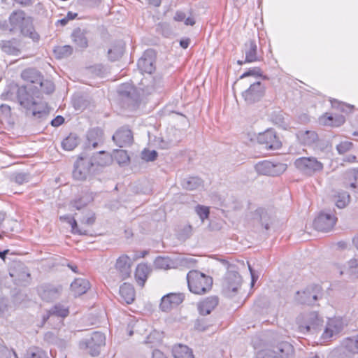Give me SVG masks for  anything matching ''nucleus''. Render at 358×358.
<instances>
[{
    "mask_svg": "<svg viewBox=\"0 0 358 358\" xmlns=\"http://www.w3.org/2000/svg\"><path fill=\"white\" fill-rule=\"evenodd\" d=\"M17 98L20 105L27 111H31L33 116L40 118L46 115L45 104L37 101L42 98L37 86L34 88L29 85L21 86L17 91Z\"/></svg>",
    "mask_w": 358,
    "mask_h": 358,
    "instance_id": "f257e3e1",
    "label": "nucleus"
},
{
    "mask_svg": "<svg viewBox=\"0 0 358 358\" xmlns=\"http://www.w3.org/2000/svg\"><path fill=\"white\" fill-rule=\"evenodd\" d=\"M9 24L10 31H20L24 36L29 37L34 41L39 40L40 36L34 29L32 17L27 16L24 10H17L12 12L9 16Z\"/></svg>",
    "mask_w": 358,
    "mask_h": 358,
    "instance_id": "f03ea898",
    "label": "nucleus"
},
{
    "mask_svg": "<svg viewBox=\"0 0 358 358\" xmlns=\"http://www.w3.org/2000/svg\"><path fill=\"white\" fill-rule=\"evenodd\" d=\"M187 281L189 290L199 295L206 294L213 286V278L197 270H192L187 273Z\"/></svg>",
    "mask_w": 358,
    "mask_h": 358,
    "instance_id": "7ed1b4c3",
    "label": "nucleus"
},
{
    "mask_svg": "<svg viewBox=\"0 0 358 358\" xmlns=\"http://www.w3.org/2000/svg\"><path fill=\"white\" fill-rule=\"evenodd\" d=\"M227 271L222 281V293L227 298H232L238 294L243 279L238 271L237 267H231Z\"/></svg>",
    "mask_w": 358,
    "mask_h": 358,
    "instance_id": "20e7f679",
    "label": "nucleus"
},
{
    "mask_svg": "<svg viewBox=\"0 0 358 358\" xmlns=\"http://www.w3.org/2000/svg\"><path fill=\"white\" fill-rule=\"evenodd\" d=\"M95 172L92 161L82 153L74 162L72 176L76 180H86Z\"/></svg>",
    "mask_w": 358,
    "mask_h": 358,
    "instance_id": "39448f33",
    "label": "nucleus"
},
{
    "mask_svg": "<svg viewBox=\"0 0 358 358\" xmlns=\"http://www.w3.org/2000/svg\"><path fill=\"white\" fill-rule=\"evenodd\" d=\"M106 344V336L100 331H94L90 338L83 339L79 343V348L90 354L96 357L100 354L101 347Z\"/></svg>",
    "mask_w": 358,
    "mask_h": 358,
    "instance_id": "423d86ee",
    "label": "nucleus"
},
{
    "mask_svg": "<svg viewBox=\"0 0 358 358\" xmlns=\"http://www.w3.org/2000/svg\"><path fill=\"white\" fill-rule=\"evenodd\" d=\"M295 167L303 175L312 176L324 169L323 164L314 157H302L294 161Z\"/></svg>",
    "mask_w": 358,
    "mask_h": 358,
    "instance_id": "0eeeda50",
    "label": "nucleus"
},
{
    "mask_svg": "<svg viewBox=\"0 0 358 358\" xmlns=\"http://www.w3.org/2000/svg\"><path fill=\"white\" fill-rule=\"evenodd\" d=\"M322 295V287L318 285H311L303 291H298L295 299L301 304L314 305Z\"/></svg>",
    "mask_w": 358,
    "mask_h": 358,
    "instance_id": "6e6552de",
    "label": "nucleus"
},
{
    "mask_svg": "<svg viewBox=\"0 0 358 358\" xmlns=\"http://www.w3.org/2000/svg\"><path fill=\"white\" fill-rule=\"evenodd\" d=\"M287 165L280 162H272L264 160L255 166V171L260 175L277 176L285 171Z\"/></svg>",
    "mask_w": 358,
    "mask_h": 358,
    "instance_id": "1a4fd4ad",
    "label": "nucleus"
},
{
    "mask_svg": "<svg viewBox=\"0 0 358 358\" xmlns=\"http://www.w3.org/2000/svg\"><path fill=\"white\" fill-rule=\"evenodd\" d=\"M299 327L303 333L309 332L311 330H315L322 326L323 320L315 311L301 315L297 319Z\"/></svg>",
    "mask_w": 358,
    "mask_h": 358,
    "instance_id": "9d476101",
    "label": "nucleus"
},
{
    "mask_svg": "<svg viewBox=\"0 0 358 358\" xmlns=\"http://www.w3.org/2000/svg\"><path fill=\"white\" fill-rule=\"evenodd\" d=\"M265 94V87L259 81L250 85L248 89L243 92L242 96L247 104H253L259 101Z\"/></svg>",
    "mask_w": 358,
    "mask_h": 358,
    "instance_id": "9b49d317",
    "label": "nucleus"
},
{
    "mask_svg": "<svg viewBox=\"0 0 358 358\" xmlns=\"http://www.w3.org/2000/svg\"><path fill=\"white\" fill-rule=\"evenodd\" d=\"M337 221V217L330 213L322 211L317 217L314 220V228L323 232L331 231Z\"/></svg>",
    "mask_w": 358,
    "mask_h": 358,
    "instance_id": "f8f14e48",
    "label": "nucleus"
},
{
    "mask_svg": "<svg viewBox=\"0 0 358 358\" xmlns=\"http://www.w3.org/2000/svg\"><path fill=\"white\" fill-rule=\"evenodd\" d=\"M257 141L267 150H277L282 145L275 131L271 129L260 133L257 136Z\"/></svg>",
    "mask_w": 358,
    "mask_h": 358,
    "instance_id": "ddd939ff",
    "label": "nucleus"
},
{
    "mask_svg": "<svg viewBox=\"0 0 358 358\" xmlns=\"http://www.w3.org/2000/svg\"><path fill=\"white\" fill-rule=\"evenodd\" d=\"M294 351L293 346L288 342H281L273 350H266L262 357L259 354L257 358H285Z\"/></svg>",
    "mask_w": 358,
    "mask_h": 358,
    "instance_id": "4468645a",
    "label": "nucleus"
},
{
    "mask_svg": "<svg viewBox=\"0 0 358 358\" xmlns=\"http://www.w3.org/2000/svg\"><path fill=\"white\" fill-rule=\"evenodd\" d=\"M156 52L152 49H148L144 52L138 59L137 66L138 69L143 73H152L155 70Z\"/></svg>",
    "mask_w": 358,
    "mask_h": 358,
    "instance_id": "2eb2a0df",
    "label": "nucleus"
},
{
    "mask_svg": "<svg viewBox=\"0 0 358 358\" xmlns=\"http://www.w3.org/2000/svg\"><path fill=\"white\" fill-rule=\"evenodd\" d=\"M185 294L183 293H169L161 299L160 309L164 312H169L183 302Z\"/></svg>",
    "mask_w": 358,
    "mask_h": 358,
    "instance_id": "dca6fc26",
    "label": "nucleus"
},
{
    "mask_svg": "<svg viewBox=\"0 0 358 358\" xmlns=\"http://www.w3.org/2000/svg\"><path fill=\"white\" fill-rule=\"evenodd\" d=\"M103 131L99 127L90 129L86 134L84 149H94L103 143Z\"/></svg>",
    "mask_w": 358,
    "mask_h": 358,
    "instance_id": "f3484780",
    "label": "nucleus"
},
{
    "mask_svg": "<svg viewBox=\"0 0 358 358\" xmlns=\"http://www.w3.org/2000/svg\"><path fill=\"white\" fill-rule=\"evenodd\" d=\"M347 353L345 357H350L355 354H358V334L345 338L341 344V349L335 350L334 355H338Z\"/></svg>",
    "mask_w": 358,
    "mask_h": 358,
    "instance_id": "a211bd4d",
    "label": "nucleus"
},
{
    "mask_svg": "<svg viewBox=\"0 0 358 358\" xmlns=\"http://www.w3.org/2000/svg\"><path fill=\"white\" fill-rule=\"evenodd\" d=\"M113 140L120 148L130 145L134 141L132 131L128 127H122L113 134Z\"/></svg>",
    "mask_w": 358,
    "mask_h": 358,
    "instance_id": "6ab92c4d",
    "label": "nucleus"
},
{
    "mask_svg": "<svg viewBox=\"0 0 358 358\" xmlns=\"http://www.w3.org/2000/svg\"><path fill=\"white\" fill-rule=\"evenodd\" d=\"M344 324L342 318L334 317L327 322L324 331L322 334L324 340H329L334 335L339 334L343 329Z\"/></svg>",
    "mask_w": 358,
    "mask_h": 358,
    "instance_id": "aec40b11",
    "label": "nucleus"
},
{
    "mask_svg": "<svg viewBox=\"0 0 358 358\" xmlns=\"http://www.w3.org/2000/svg\"><path fill=\"white\" fill-rule=\"evenodd\" d=\"M131 264L132 262L131 258L127 255L120 256L116 260L115 266L122 280L130 276L131 273Z\"/></svg>",
    "mask_w": 358,
    "mask_h": 358,
    "instance_id": "412c9836",
    "label": "nucleus"
},
{
    "mask_svg": "<svg viewBox=\"0 0 358 358\" xmlns=\"http://www.w3.org/2000/svg\"><path fill=\"white\" fill-rule=\"evenodd\" d=\"M88 31L82 29L80 27L73 29L71 37L74 45L80 49H85L88 47Z\"/></svg>",
    "mask_w": 358,
    "mask_h": 358,
    "instance_id": "4be33fe9",
    "label": "nucleus"
},
{
    "mask_svg": "<svg viewBox=\"0 0 358 358\" xmlns=\"http://www.w3.org/2000/svg\"><path fill=\"white\" fill-rule=\"evenodd\" d=\"M298 141L303 145L311 146L315 144L319 137L316 131L312 130H300L296 134Z\"/></svg>",
    "mask_w": 358,
    "mask_h": 358,
    "instance_id": "5701e85b",
    "label": "nucleus"
},
{
    "mask_svg": "<svg viewBox=\"0 0 358 358\" xmlns=\"http://www.w3.org/2000/svg\"><path fill=\"white\" fill-rule=\"evenodd\" d=\"M271 213L264 208H258L253 213V220L258 222L262 228L268 230L271 223Z\"/></svg>",
    "mask_w": 358,
    "mask_h": 358,
    "instance_id": "b1692460",
    "label": "nucleus"
},
{
    "mask_svg": "<svg viewBox=\"0 0 358 358\" xmlns=\"http://www.w3.org/2000/svg\"><path fill=\"white\" fill-rule=\"evenodd\" d=\"M22 78L29 83L33 88L34 86L38 87V84L41 82L43 77L41 73L36 69L29 68L24 69L21 73Z\"/></svg>",
    "mask_w": 358,
    "mask_h": 358,
    "instance_id": "393cba45",
    "label": "nucleus"
},
{
    "mask_svg": "<svg viewBox=\"0 0 358 358\" xmlns=\"http://www.w3.org/2000/svg\"><path fill=\"white\" fill-rule=\"evenodd\" d=\"M244 52L245 55V62H255L260 60L255 40L250 39L244 44Z\"/></svg>",
    "mask_w": 358,
    "mask_h": 358,
    "instance_id": "a878e982",
    "label": "nucleus"
},
{
    "mask_svg": "<svg viewBox=\"0 0 358 358\" xmlns=\"http://www.w3.org/2000/svg\"><path fill=\"white\" fill-rule=\"evenodd\" d=\"M92 161L93 166L96 171L99 166L103 167L110 165L112 162V156L105 151H100L90 158Z\"/></svg>",
    "mask_w": 358,
    "mask_h": 358,
    "instance_id": "bb28decb",
    "label": "nucleus"
},
{
    "mask_svg": "<svg viewBox=\"0 0 358 358\" xmlns=\"http://www.w3.org/2000/svg\"><path fill=\"white\" fill-rule=\"evenodd\" d=\"M319 120L320 123L324 126L340 127L344 124L345 118L341 115H332L326 113L320 117Z\"/></svg>",
    "mask_w": 358,
    "mask_h": 358,
    "instance_id": "cd10ccee",
    "label": "nucleus"
},
{
    "mask_svg": "<svg viewBox=\"0 0 358 358\" xmlns=\"http://www.w3.org/2000/svg\"><path fill=\"white\" fill-rule=\"evenodd\" d=\"M151 271V268L147 264H138L136 268L134 277L137 284L143 287Z\"/></svg>",
    "mask_w": 358,
    "mask_h": 358,
    "instance_id": "c85d7f7f",
    "label": "nucleus"
},
{
    "mask_svg": "<svg viewBox=\"0 0 358 358\" xmlns=\"http://www.w3.org/2000/svg\"><path fill=\"white\" fill-rule=\"evenodd\" d=\"M343 183L345 187L358 191V168L348 169L343 173Z\"/></svg>",
    "mask_w": 358,
    "mask_h": 358,
    "instance_id": "c756f323",
    "label": "nucleus"
},
{
    "mask_svg": "<svg viewBox=\"0 0 358 358\" xmlns=\"http://www.w3.org/2000/svg\"><path fill=\"white\" fill-rule=\"evenodd\" d=\"M19 46V42L15 38L0 41L1 50L7 55H18L20 52Z\"/></svg>",
    "mask_w": 358,
    "mask_h": 358,
    "instance_id": "7c9ffc66",
    "label": "nucleus"
},
{
    "mask_svg": "<svg viewBox=\"0 0 358 358\" xmlns=\"http://www.w3.org/2000/svg\"><path fill=\"white\" fill-rule=\"evenodd\" d=\"M218 302L219 301L217 296H210L206 298L198 306L199 313L202 315L210 314L218 305Z\"/></svg>",
    "mask_w": 358,
    "mask_h": 358,
    "instance_id": "2f4dec72",
    "label": "nucleus"
},
{
    "mask_svg": "<svg viewBox=\"0 0 358 358\" xmlns=\"http://www.w3.org/2000/svg\"><path fill=\"white\" fill-rule=\"evenodd\" d=\"M90 282L84 278H76L71 284V290L75 296H80L90 289Z\"/></svg>",
    "mask_w": 358,
    "mask_h": 358,
    "instance_id": "473e14b6",
    "label": "nucleus"
},
{
    "mask_svg": "<svg viewBox=\"0 0 358 358\" xmlns=\"http://www.w3.org/2000/svg\"><path fill=\"white\" fill-rule=\"evenodd\" d=\"M39 294L43 301H52L58 299L59 296V289L50 285H43L39 290Z\"/></svg>",
    "mask_w": 358,
    "mask_h": 358,
    "instance_id": "72a5a7b5",
    "label": "nucleus"
},
{
    "mask_svg": "<svg viewBox=\"0 0 358 358\" xmlns=\"http://www.w3.org/2000/svg\"><path fill=\"white\" fill-rule=\"evenodd\" d=\"M121 300L127 304H131L135 299V289L129 284L124 282L120 287Z\"/></svg>",
    "mask_w": 358,
    "mask_h": 358,
    "instance_id": "f704fd0d",
    "label": "nucleus"
},
{
    "mask_svg": "<svg viewBox=\"0 0 358 358\" xmlns=\"http://www.w3.org/2000/svg\"><path fill=\"white\" fill-rule=\"evenodd\" d=\"M120 95L125 97L128 101H131V103L136 105L139 103V97L136 93V90L129 85L124 84L121 86L119 91Z\"/></svg>",
    "mask_w": 358,
    "mask_h": 358,
    "instance_id": "c9c22d12",
    "label": "nucleus"
},
{
    "mask_svg": "<svg viewBox=\"0 0 358 358\" xmlns=\"http://www.w3.org/2000/svg\"><path fill=\"white\" fill-rule=\"evenodd\" d=\"M172 352L175 358H194L192 350L185 345H174Z\"/></svg>",
    "mask_w": 358,
    "mask_h": 358,
    "instance_id": "e433bc0d",
    "label": "nucleus"
},
{
    "mask_svg": "<svg viewBox=\"0 0 358 358\" xmlns=\"http://www.w3.org/2000/svg\"><path fill=\"white\" fill-rule=\"evenodd\" d=\"M124 52V45L122 42H118L113 45L108 51V59L111 62L119 60Z\"/></svg>",
    "mask_w": 358,
    "mask_h": 358,
    "instance_id": "4c0bfd02",
    "label": "nucleus"
},
{
    "mask_svg": "<svg viewBox=\"0 0 358 358\" xmlns=\"http://www.w3.org/2000/svg\"><path fill=\"white\" fill-rule=\"evenodd\" d=\"M23 358H49V357L42 348L31 346L26 350Z\"/></svg>",
    "mask_w": 358,
    "mask_h": 358,
    "instance_id": "58836bf2",
    "label": "nucleus"
},
{
    "mask_svg": "<svg viewBox=\"0 0 358 358\" xmlns=\"http://www.w3.org/2000/svg\"><path fill=\"white\" fill-rule=\"evenodd\" d=\"M79 143V138L76 134L71 133L62 142V147L64 150L71 151L77 147Z\"/></svg>",
    "mask_w": 358,
    "mask_h": 358,
    "instance_id": "ea45409f",
    "label": "nucleus"
},
{
    "mask_svg": "<svg viewBox=\"0 0 358 358\" xmlns=\"http://www.w3.org/2000/svg\"><path fill=\"white\" fill-rule=\"evenodd\" d=\"M13 120L11 107L8 104L1 103L0 105V122L10 124Z\"/></svg>",
    "mask_w": 358,
    "mask_h": 358,
    "instance_id": "a19ab883",
    "label": "nucleus"
},
{
    "mask_svg": "<svg viewBox=\"0 0 358 358\" xmlns=\"http://www.w3.org/2000/svg\"><path fill=\"white\" fill-rule=\"evenodd\" d=\"M13 306L10 301L4 297H0V318H6L10 315Z\"/></svg>",
    "mask_w": 358,
    "mask_h": 358,
    "instance_id": "79ce46f5",
    "label": "nucleus"
},
{
    "mask_svg": "<svg viewBox=\"0 0 358 358\" xmlns=\"http://www.w3.org/2000/svg\"><path fill=\"white\" fill-rule=\"evenodd\" d=\"M203 181L198 177H189L182 182V187L187 190H194L202 186Z\"/></svg>",
    "mask_w": 358,
    "mask_h": 358,
    "instance_id": "37998d69",
    "label": "nucleus"
},
{
    "mask_svg": "<svg viewBox=\"0 0 358 358\" xmlns=\"http://www.w3.org/2000/svg\"><path fill=\"white\" fill-rule=\"evenodd\" d=\"M38 90L40 91L41 94L42 93L50 94L55 91V85L50 80H44L43 76L41 82L38 84Z\"/></svg>",
    "mask_w": 358,
    "mask_h": 358,
    "instance_id": "c03bdc74",
    "label": "nucleus"
},
{
    "mask_svg": "<svg viewBox=\"0 0 358 358\" xmlns=\"http://www.w3.org/2000/svg\"><path fill=\"white\" fill-rule=\"evenodd\" d=\"M50 313L52 316L64 318L69 315V310L64 305L57 303L50 309Z\"/></svg>",
    "mask_w": 358,
    "mask_h": 358,
    "instance_id": "a18cd8bd",
    "label": "nucleus"
},
{
    "mask_svg": "<svg viewBox=\"0 0 358 358\" xmlns=\"http://www.w3.org/2000/svg\"><path fill=\"white\" fill-rule=\"evenodd\" d=\"M54 52L58 58L67 57L73 53V48L69 45L58 46L54 50Z\"/></svg>",
    "mask_w": 358,
    "mask_h": 358,
    "instance_id": "49530a36",
    "label": "nucleus"
},
{
    "mask_svg": "<svg viewBox=\"0 0 358 358\" xmlns=\"http://www.w3.org/2000/svg\"><path fill=\"white\" fill-rule=\"evenodd\" d=\"M60 219L65 220L66 222L71 224V231L73 234H77L79 235L87 234L86 231H82L80 229H78L77 222L73 217L65 215L61 217Z\"/></svg>",
    "mask_w": 358,
    "mask_h": 358,
    "instance_id": "de8ad7c7",
    "label": "nucleus"
},
{
    "mask_svg": "<svg viewBox=\"0 0 358 358\" xmlns=\"http://www.w3.org/2000/svg\"><path fill=\"white\" fill-rule=\"evenodd\" d=\"M171 264L170 258L161 256L157 257L154 262L155 266L159 269H169L171 268Z\"/></svg>",
    "mask_w": 358,
    "mask_h": 358,
    "instance_id": "09e8293b",
    "label": "nucleus"
},
{
    "mask_svg": "<svg viewBox=\"0 0 358 358\" xmlns=\"http://www.w3.org/2000/svg\"><path fill=\"white\" fill-rule=\"evenodd\" d=\"M350 196L348 192L338 193L335 201L336 206L339 208H343L350 202Z\"/></svg>",
    "mask_w": 358,
    "mask_h": 358,
    "instance_id": "8fccbe9b",
    "label": "nucleus"
},
{
    "mask_svg": "<svg viewBox=\"0 0 358 358\" xmlns=\"http://www.w3.org/2000/svg\"><path fill=\"white\" fill-rule=\"evenodd\" d=\"M30 179V175L27 173H15L11 176V180L17 185H22L25 182H29Z\"/></svg>",
    "mask_w": 358,
    "mask_h": 358,
    "instance_id": "3c124183",
    "label": "nucleus"
},
{
    "mask_svg": "<svg viewBox=\"0 0 358 358\" xmlns=\"http://www.w3.org/2000/svg\"><path fill=\"white\" fill-rule=\"evenodd\" d=\"M156 31L165 37H169L172 34V30L169 24L159 22L156 27Z\"/></svg>",
    "mask_w": 358,
    "mask_h": 358,
    "instance_id": "603ef678",
    "label": "nucleus"
},
{
    "mask_svg": "<svg viewBox=\"0 0 358 358\" xmlns=\"http://www.w3.org/2000/svg\"><path fill=\"white\" fill-rule=\"evenodd\" d=\"M195 211L199 216L201 222H203L206 219H207L210 214L209 208L201 205H197L195 208Z\"/></svg>",
    "mask_w": 358,
    "mask_h": 358,
    "instance_id": "864d4df0",
    "label": "nucleus"
},
{
    "mask_svg": "<svg viewBox=\"0 0 358 358\" xmlns=\"http://www.w3.org/2000/svg\"><path fill=\"white\" fill-rule=\"evenodd\" d=\"M353 147V143L350 141L341 142L336 146V150L339 154H344L350 151Z\"/></svg>",
    "mask_w": 358,
    "mask_h": 358,
    "instance_id": "5fc2aeb1",
    "label": "nucleus"
},
{
    "mask_svg": "<svg viewBox=\"0 0 358 358\" xmlns=\"http://www.w3.org/2000/svg\"><path fill=\"white\" fill-rule=\"evenodd\" d=\"M157 155L155 150H144L142 152V159L146 162H153L157 159Z\"/></svg>",
    "mask_w": 358,
    "mask_h": 358,
    "instance_id": "6e6d98bb",
    "label": "nucleus"
},
{
    "mask_svg": "<svg viewBox=\"0 0 358 358\" xmlns=\"http://www.w3.org/2000/svg\"><path fill=\"white\" fill-rule=\"evenodd\" d=\"M10 275L14 277H17L19 280H26L27 278L30 277V274L28 272L27 268L22 267V271L17 272V271L14 270L12 273H10Z\"/></svg>",
    "mask_w": 358,
    "mask_h": 358,
    "instance_id": "4d7b16f0",
    "label": "nucleus"
},
{
    "mask_svg": "<svg viewBox=\"0 0 358 358\" xmlns=\"http://www.w3.org/2000/svg\"><path fill=\"white\" fill-rule=\"evenodd\" d=\"M262 76L261 69L258 67H255L252 69H250L248 71L243 73L240 78L243 79L244 78L248 77V76H255V77H259Z\"/></svg>",
    "mask_w": 358,
    "mask_h": 358,
    "instance_id": "13d9d810",
    "label": "nucleus"
},
{
    "mask_svg": "<svg viewBox=\"0 0 358 358\" xmlns=\"http://www.w3.org/2000/svg\"><path fill=\"white\" fill-rule=\"evenodd\" d=\"M332 105L334 107L338 108V110H340L341 111L344 112V113L350 112L353 108V106H352L349 104H346L345 103L338 102V101L333 102Z\"/></svg>",
    "mask_w": 358,
    "mask_h": 358,
    "instance_id": "bf43d9fd",
    "label": "nucleus"
},
{
    "mask_svg": "<svg viewBox=\"0 0 358 358\" xmlns=\"http://www.w3.org/2000/svg\"><path fill=\"white\" fill-rule=\"evenodd\" d=\"M91 199L92 198H89L87 200L84 201L83 198H79L73 201V206L76 209L80 210L82 208L86 206Z\"/></svg>",
    "mask_w": 358,
    "mask_h": 358,
    "instance_id": "052dcab7",
    "label": "nucleus"
},
{
    "mask_svg": "<svg viewBox=\"0 0 358 358\" xmlns=\"http://www.w3.org/2000/svg\"><path fill=\"white\" fill-rule=\"evenodd\" d=\"M349 271L352 274H358V261L357 259H351L348 262Z\"/></svg>",
    "mask_w": 358,
    "mask_h": 358,
    "instance_id": "680f3d73",
    "label": "nucleus"
},
{
    "mask_svg": "<svg viewBox=\"0 0 358 358\" xmlns=\"http://www.w3.org/2000/svg\"><path fill=\"white\" fill-rule=\"evenodd\" d=\"M117 155L120 158L119 160L120 164H127L129 162V157L124 150H120L117 152Z\"/></svg>",
    "mask_w": 358,
    "mask_h": 358,
    "instance_id": "e2e57ef3",
    "label": "nucleus"
},
{
    "mask_svg": "<svg viewBox=\"0 0 358 358\" xmlns=\"http://www.w3.org/2000/svg\"><path fill=\"white\" fill-rule=\"evenodd\" d=\"M10 352L8 348L0 345V358H10Z\"/></svg>",
    "mask_w": 358,
    "mask_h": 358,
    "instance_id": "0e129e2a",
    "label": "nucleus"
},
{
    "mask_svg": "<svg viewBox=\"0 0 358 358\" xmlns=\"http://www.w3.org/2000/svg\"><path fill=\"white\" fill-rule=\"evenodd\" d=\"M64 122V118L61 115H57L51 121V125L53 127H59Z\"/></svg>",
    "mask_w": 358,
    "mask_h": 358,
    "instance_id": "69168bd1",
    "label": "nucleus"
},
{
    "mask_svg": "<svg viewBox=\"0 0 358 358\" xmlns=\"http://www.w3.org/2000/svg\"><path fill=\"white\" fill-rule=\"evenodd\" d=\"M96 220V217L94 213H92L89 217L84 218L83 222L87 225H92Z\"/></svg>",
    "mask_w": 358,
    "mask_h": 358,
    "instance_id": "338daca9",
    "label": "nucleus"
},
{
    "mask_svg": "<svg viewBox=\"0 0 358 358\" xmlns=\"http://www.w3.org/2000/svg\"><path fill=\"white\" fill-rule=\"evenodd\" d=\"M152 358H167L165 355L159 350H154Z\"/></svg>",
    "mask_w": 358,
    "mask_h": 358,
    "instance_id": "774afa93",
    "label": "nucleus"
}]
</instances>
